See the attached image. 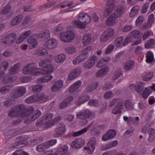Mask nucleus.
<instances>
[{"label":"nucleus","instance_id":"obj_50","mask_svg":"<svg viewBox=\"0 0 155 155\" xmlns=\"http://www.w3.org/2000/svg\"><path fill=\"white\" fill-rule=\"evenodd\" d=\"M124 105L125 108L127 110H131L133 108L134 104L130 100H126L124 102Z\"/></svg>","mask_w":155,"mask_h":155},{"label":"nucleus","instance_id":"obj_6","mask_svg":"<svg viewBox=\"0 0 155 155\" xmlns=\"http://www.w3.org/2000/svg\"><path fill=\"white\" fill-rule=\"evenodd\" d=\"M62 30V28L61 26H58L52 31L54 34L56 35L60 34L61 40L63 42H70L74 39L75 37V34L73 31H68L67 32L64 34L61 33Z\"/></svg>","mask_w":155,"mask_h":155},{"label":"nucleus","instance_id":"obj_44","mask_svg":"<svg viewBox=\"0 0 155 155\" xmlns=\"http://www.w3.org/2000/svg\"><path fill=\"white\" fill-rule=\"evenodd\" d=\"M23 18L22 15H19L16 16L11 22V25L12 26H15L18 24Z\"/></svg>","mask_w":155,"mask_h":155},{"label":"nucleus","instance_id":"obj_22","mask_svg":"<svg viewBox=\"0 0 155 155\" xmlns=\"http://www.w3.org/2000/svg\"><path fill=\"white\" fill-rule=\"evenodd\" d=\"M98 60V58L95 56L91 57L88 61L84 64V67L85 68L90 69L95 64Z\"/></svg>","mask_w":155,"mask_h":155},{"label":"nucleus","instance_id":"obj_29","mask_svg":"<svg viewBox=\"0 0 155 155\" xmlns=\"http://www.w3.org/2000/svg\"><path fill=\"white\" fill-rule=\"evenodd\" d=\"M118 143V142L116 140L112 141L109 143L102 145L101 149V150H105L116 146Z\"/></svg>","mask_w":155,"mask_h":155},{"label":"nucleus","instance_id":"obj_63","mask_svg":"<svg viewBox=\"0 0 155 155\" xmlns=\"http://www.w3.org/2000/svg\"><path fill=\"white\" fill-rule=\"evenodd\" d=\"M122 75V73L120 70H117L116 71L114 75L113 76V79L114 80H116L120 77Z\"/></svg>","mask_w":155,"mask_h":155},{"label":"nucleus","instance_id":"obj_57","mask_svg":"<svg viewBox=\"0 0 155 155\" xmlns=\"http://www.w3.org/2000/svg\"><path fill=\"white\" fill-rule=\"evenodd\" d=\"M57 143V140L56 139H51L49 141L45 142L46 147L49 148L50 146H52L55 145Z\"/></svg>","mask_w":155,"mask_h":155},{"label":"nucleus","instance_id":"obj_52","mask_svg":"<svg viewBox=\"0 0 155 155\" xmlns=\"http://www.w3.org/2000/svg\"><path fill=\"white\" fill-rule=\"evenodd\" d=\"M153 73L152 72H147L143 75L142 78L143 80L148 81L153 77Z\"/></svg>","mask_w":155,"mask_h":155},{"label":"nucleus","instance_id":"obj_46","mask_svg":"<svg viewBox=\"0 0 155 155\" xmlns=\"http://www.w3.org/2000/svg\"><path fill=\"white\" fill-rule=\"evenodd\" d=\"M66 55L64 54H60L56 56L54 58L56 61L58 63H62L66 58Z\"/></svg>","mask_w":155,"mask_h":155},{"label":"nucleus","instance_id":"obj_27","mask_svg":"<svg viewBox=\"0 0 155 155\" xmlns=\"http://www.w3.org/2000/svg\"><path fill=\"white\" fill-rule=\"evenodd\" d=\"M35 37H37L36 34L31 35L27 40V42L30 45L29 46L31 48L36 47L38 44V41L35 39Z\"/></svg>","mask_w":155,"mask_h":155},{"label":"nucleus","instance_id":"obj_45","mask_svg":"<svg viewBox=\"0 0 155 155\" xmlns=\"http://www.w3.org/2000/svg\"><path fill=\"white\" fill-rule=\"evenodd\" d=\"M91 125V124H90L86 127L78 131L74 132L73 133V136L76 137L85 133L87 132L88 129L90 127Z\"/></svg>","mask_w":155,"mask_h":155},{"label":"nucleus","instance_id":"obj_14","mask_svg":"<svg viewBox=\"0 0 155 155\" xmlns=\"http://www.w3.org/2000/svg\"><path fill=\"white\" fill-rule=\"evenodd\" d=\"M116 0H106V4L105 10L103 12L104 16L107 17L111 13L115 8Z\"/></svg>","mask_w":155,"mask_h":155},{"label":"nucleus","instance_id":"obj_15","mask_svg":"<svg viewBox=\"0 0 155 155\" xmlns=\"http://www.w3.org/2000/svg\"><path fill=\"white\" fill-rule=\"evenodd\" d=\"M96 140L95 138H92L88 141L86 147L84 149L86 150V153L88 154H91L94 151L95 148Z\"/></svg>","mask_w":155,"mask_h":155},{"label":"nucleus","instance_id":"obj_13","mask_svg":"<svg viewBox=\"0 0 155 155\" xmlns=\"http://www.w3.org/2000/svg\"><path fill=\"white\" fill-rule=\"evenodd\" d=\"M114 30L112 28H109L106 29L102 33L100 38V41L105 42L113 37L114 34Z\"/></svg>","mask_w":155,"mask_h":155},{"label":"nucleus","instance_id":"obj_21","mask_svg":"<svg viewBox=\"0 0 155 155\" xmlns=\"http://www.w3.org/2000/svg\"><path fill=\"white\" fill-rule=\"evenodd\" d=\"M31 33V31L29 30H27L22 33L19 37L16 39V43L17 44H19L22 43L24 40L30 35Z\"/></svg>","mask_w":155,"mask_h":155},{"label":"nucleus","instance_id":"obj_56","mask_svg":"<svg viewBox=\"0 0 155 155\" xmlns=\"http://www.w3.org/2000/svg\"><path fill=\"white\" fill-rule=\"evenodd\" d=\"M154 21V15L153 14H150L149 17L148 21L147 23V26L148 27H151Z\"/></svg>","mask_w":155,"mask_h":155},{"label":"nucleus","instance_id":"obj_11","mask_svg":"<svg viewBox=\"0 0 155 155\" xmlns=\"http://www.w3.org/2000/svg\"><path fill=\"white\" fill-rule=\"evenodd\" d=\"M49 99V97L45 95L43 93L41 94H35L30 96L25 100V102L28 104L33 103L37 102H43L47 101Z\"/></svg>","mask_w":155,"mask_h":155},{"label":"nucleus","instance_id":"obj_23","mask_svg":"<svg viewBox=\"0 0 155 155\" xmlns=\"http://www.w3.org/2000/svg\"><path fill=\"white\" fill-rule=\"evenodd\" d=\"M68 147L66 145L59 146L55 151L56 155H67Z\"/></svg>","mask_w":155,"mask_h":155},{"label":"nucleus","instance_id":"obj_33","mask_svg":"<svg viewBox=\"0 0 155 155\" xmlns=\"http://www.w3.org/2000/svg\"><path fill=\"white\" fill-rule=\"evenodd\" d=\"M84 144L83 140L81 138H78L72 142L71 146L73 148H78L83 146Z\"/></svg>","mask_w":155,"mask_h":155},{"label":"nucleus","instance_id":"obj_4","mask_svg":"<svg viewBox=\"0 0 155 155\" xmlns=\"http://www.w3.org/2000/svg\"><path fill=\"white\" fill-rule=\"evenodd\" d=\"M26 89L24 87H19L15 88L14 92L11 94V98L4 102V104L6 107H11L15 103V98L24 95L26 92Z\"/></svg>","mask_w":155,"mask_h":155},{"label":"nucleus","instance_id":"obj_62","mask_svg":"<svg viewBox=\"0 0 155 155\" xmlns=\"http://www.w3.org/2000/svg\"><path fill=\"white\" fill-rule=\"evenodd\" d=\"M45 148H47L45 142L38 145L36 148L38 152H42L43 151Z\"/></svg>","mask_w":155,"mask_h":155},{"label":"nucleus","instance_id":"obj_20","mask_svg":"<svg viewBox=\"0 0 155 155\" xmlns=\"http://www.w3.org/2000/svg\"><path fill=\"white\" fill-rule=\"evenodd\" d=\"M90 99V97L89 95L85 92L83 93L78 97L76 101V105L79 106L87 101Z\"/></svg>","mask_w":155,"mask_h":155},{"label":"nucleus","instance_id":"obj_58","mask_svg":"<svg viewBox=\"0 0 155 155\" xmlns=\"http://www.w3.org/2000/svg\"><path fill=\"white\" fill-rule=\"evenodd\" d=\"M88 55V53L87 52L84 53L82 52V53L78 56V57L81 60V61L82 62L86 59Z\"/></svg>","mask_w":155,"mask_h":155},{"label":"nucleus","instance_id":"obj_7","mask_svg":"<svg viewBox=\"0 0 155 155\" xmlns=\"http://www.w3.org/2000/svg\"><path fill=\"white\" fill-rule=\"evenodd\" d=\"M62 30V28L61 26H58L52 31L54 34L56 35L60 34L61 40L63 42H70L74 39L75 37V34L73 31H68L67 32L64 34L61 33Z\"/></svg>","mask_w":155,"mask_h":155},{"label":"nucleus","instance_id":"obj_5","mask_svg":"<svg viewBox=\"0 0 155 155\" xmlns=\"http://www.w3.org/2000/svg\"><path fill=\"white\" fill-rule=\"evenodd\" d=\"M91 21L90 17L87 13L82 12L79 14L78 20L73 22V25L80 29H84L86 27V24L89 23Z\"/></svg>","mask_w":155,"mask_h":155},{"label":"nucleus","instance_id":"obj_36","mask_svg":"<svg viewBox=\"0 0 155 155\" xmlns=\"http://www.w3.org/2000/svg\"><path fill=\"white\" fill-rule=\"evenodd\" d=\"M81 84V82L80 81H78L74 82L69 87V92L73 93L75 92L78 89Z\"/></svg>","mask_w":155,"mask_h":155},{"label":"nucleus","instance_id":"obj_28","mask_svg":"<svg viewBox=\"0 0 155 155\" xmlns=\"http://www.w3.org/2000/svg\"><path fill=\"white\" fill-rule=\"evenodd\" d=\"M57 45V42L54 39H50L46 41L45 43V47L49 49L55 48Z\"/></svg>","mask_w":155,"mask_h":155},{"label":"nucleus","instance_id":"obj_17","mask_svg":"<svg viewBox=\"0 0 155 155\" xmlns=\"http://www.w3.org/2000/svg\"><path fill=\"white\" fill-rule=\"evenodd\" d=\"M16 38V34L12 33L7 35L3 39L2 42L7 45H11L14 43Z\"/></svg>","mask_w":155,"mask_h":155},{"label":"nucleus","instance_id":"obj_31","mask_svg":"<svg viewBox=\"0 0 155 155\" xmlns=\"http://www.w3.org/2000/svg\"><path fill=\"white\" fill-rule=\"evenodd\" d=\"M81 72V70L80 68H78L73 70L69 74L68 78L71 80L74 79L79 76Z\"/></svg>","mask_w":155,"mask_h":155},{"label":"nucleus","instance_id":"obj_24","mask_svg":"<svg viewBox=\"0 0 155 155\" xmlns=\"http://www.w3.org/2000/svg\"><path fill=\"white\" fill-rule=\"evenodd\" d=\"M64 81L62 80H59L55 81L51 86V89L53 92H55L60 90L62 87Z\"/></svg>","mask_w":155,"mask_h":155},{"label":"nucleus","instance_id":"obj_2","mask_svg":"<svg viewBox=\"0 0 155 155\" xmlns=\"http://www.w3.org/2000/svg\"><path fill=\"white\" fill-rule=\"evenodd\" d=\"M53 117V114L48 113L45 114L40 119L38 120L36 123V126L38 127V130H42L48 128L53 126V120L57 123L61 119L60 117L58 116L52 120Z\"/></svg>","mask_w":155,"mask_h":155},{"label":"nucleus","instance_id":"obj_49","mask_svg":"<svg viewBox=\"0 0 155 155\" xmlns=\"http://www.w3.org/2000/svg\"><path fill=\"white\" fill-rule=\"evenodd\" d=\"M146 57V61L147 63H150L152 62L153 60V54L151 51H148L147 52Z\"/></svg>","mask_w":155,"mask_h":155},{"label":"nucleus","instance_id":"obj_9","mask_svg":"<svg viewBox=\"0 0 155 155\" xmlns=\"http://www.w3.org/2000/svg\"><path fill=\"white\" fill-rule=\"evenodd\" d=\"M20 64L18 63L11 67L9 70V74L6 75L2 79V82L5 84L12 82L16 78L14 75L18 73L20 68Z\"/></svg>","mask_w":155,"mask_h":155},{"label":"nucleus","instance_id":"obj_40","mask_svg":"<svg viewBox=\"0 0 155 155\" xmlns=\"http://www.w3.org/2000/svg\"><path fill=\"white\" fill-rule=\"evenodd\" d=\"M140 9V7L138 5L134 6L131 9L129 14L130 17H133L138 13Z\"/></svg>","mask_w":155,"mask_h":155},{"label":"nucleus","instance_id":"obj_37","mask_svg":"<svg viewBox=\"0 0 155 155\" xmlns=\"http://www.w3.org/2000/svg\"><path fill=\"white\" fill-rule=\"evenodd\" d=\"M91 40V34L89 33L85 34L82 39L83 45L86 46L90 44Z\"/></svg>","mask_w":155,"mask_h":155},{"label":"nucleus","instance_id":"obj_54","mask_svg":"<svg viewBox=\"0 0 155 155\" xmlns=\"http://www.w3.org/2000/svg\"><path fill=\"white\" fill-rule=\"evenodd\" d=\"M43 85L41 84H36L33 86L32 91L34 93H36L40 91L42 89Z\"/></svg>","mask_w":155,"mask_h":155},{"label":"nucleus","instance_id":"obj_53","mask_svg":"<svg viewBox=\"0 0 155 155\" xmlns=\"http://www.w3.org/2000/svg\"><path fill=\"white\" fill-rule=\"evenodd\" d=\"M55 4L54 1H53L51 2H48L43 5L41 6L40 7V9L41 10H45L50 8L52 6L54 5Z\"/></svg>","mask_w":155,"mask_h":155},{"label":"nucleus","instance_id":"obj_18","mask_svg":"<svg viewBox=\"0 0 155 155\" xmlns=\"http://www.w3.org/2000/svg\"><path fill=\"white\" fill-rule=\"evenodd\" d=\"M76 115L78 118L82 119H85L93 117L92 113L87 109L81 110L79 112H77Z\"/></svg>","mask_w":155,"mask_h":155},{"label":"nucleus","instance_id":"obj_32","mask_svg":"<svg viewBox=\"0 0 155 155\" xmlns=\"http://www.w3.org/2000/svg\"><path fill=\"white\" fill-rule=\"evenodd\" d=\"M73 99V96H69L64 100L60 103V108L63 109L68 106Z\"/></svg>","mask_w":155,"mask_h":155},{"label":"nucleus","instance_id":"obj_42","mask_svg":"<svg viewBox=\"0 0 155 155\" xmlns=\"http://www.w3.org/2000/svg\"><path fill=\"white\" fill-rule=\"evenodd\" d=\"M98 83L97 82L92 83L91 84L87 86L86 90L88 92L92 91L97 88L98 85Z\"/></svg>","mask_w":155,"mask_h":155},{"label":"nucleus","instance_id":"obj_61","mask_svg":"<svg viewBox=\"0 0 155 155\" xmlns=\"http://www.w3.org/2000/svg\"><path fill=\"white\" fill-rule=\"evenodd\" d=\"M76 48L74 46L68 47L65 49L67 53L70 54H73L76 51Z\"/></svg>","mask_w":155,"mask_h":155},{"label":"nucleus","instance_id":"obj_39","mask_svg":"<svg viewBox=\"0 0 155 155\" xmlns=\"http://www.w3.org/2000/svg\"><path fill=\"white\" fill-rule=\"evenodd\" d=\"M53 76L51 74L45 75L43 77L39 78L38 80V82L39 83L46 82L52 80Z\"/></svg>","mask_w":155,"mask_h":155},{"label":"nucleus","instance_id":"obj_3","mask_svg":"<svg viewBox=\"0 0 155 155\" xmlns=\"http://www.w3.org/2000/svg\"><path fill=\"white\" fill-rule=\"evenodd\" d=\"M26 110V107L22 104L16 105L10 109L8 113L9 116L12 117H18L20 118L13 121L14 125H17L20 123L22 120L20 117H25Z\"/></svg>","mask_w":155,"mask_h":155},{"label":"nucleus","instance_id":"obj_26","mask_svg":"<svg viewBox=\"0 0 155 155\" xmlns=\"http://www.w3.org/2000/svg\"><path fill=\"white\" fill-rule=\"evenodd\" d=\"M124 108L123 103L122 101H119L118 104L115 105L112 110V113L114 114L120 113L121 110Z\"/></svg>","mask_w":155,"mask_h":155},{"label":"nucleus","instance_id":"obj_55","mask_svg":"<svg viewBox=\"0 0 155 155\" xmlns=\"http://www.w3.org/2000/svg\"><path fill=\"white\" fill-rule=\"evenodd\" d=\"M150 133L149 134V140L152 142L155 139V129L153 128L150 129Z\"/></svg>","mask_w":155,"mask_h":155},{"label":"nucleus","instance_id":"obj_47","mask_svg":"<svg viewBox=\"0 0 155 155\" xmlns=\"http://www.w3.org/2000/svg\"><path fill=\"white\" fill-rule=\"evenodd\" d=\"M142 96L143 98L144 99H147L150 94L152 93V91L150 90V87H146L143 90Z\"/></svg>","mask_w":155,"mask_h":155},{"label":"nucleus","instance_id":"obj_35","mask_svg":"<svg viewBox=\"0 0 155 155\" xmlns=\"http://www.w3.org/2000/svg\"><path fill=\"white\" fill-rule=\"evenodd\" d=\"M110 60V57L104 58L101 59L96 64L97 68H100L106 65Z\"/></svg>","mask_w":155,"mask_h":155},{"label":"nucleus","instance_id":"obj_1","mask_svg":"<svg viewBox=\"0 0 155 155\" xmlns=\"http://www.w3.org/2000/svg\"><path fill=\"white\" fill-rule=\"evenodd\" d=\"M51 59L49 57L44 58L39 63V66L42 68L41 70L37 68V64L32 63L27 64L22 70L25 74H30L33 75L45 74L51 73L54 70L51 64Z\"/></svg>","mask_w":155,"mask_h":155},{"label":"nucleus","instance_id":"obj_12","mask_svg":"<svg viewBox=\"0 0 155 155\" xmlns=\"http://www.w3.org/2000/svg\"><path fill=\"white\" fill-rule=\"evenodd\" d=\"M29 137V136L26 135L18 137L16 139L15 143L8 145V149H10L11 151L15 148H18L20 145L27 144L28 143L27 140Z\"/></svg>","mask_w":155,"mask_h":155},{"label":"nucleus","instance_id":"obj_34","mask_svg":"<svg viewBox=\"0 0 155 155\" xmlns=\"http://www.w3.org/2000/svg\"><path fill=\"white\" fill-rule=\"evenodd\" d=\"M135 65V62L131 60H130L124 63V68L126 71H130L133 69Z\"/></svg>","mask_w":155,"mask_h":155},{"label":"nucleus","instance_id":"obj_64","mask_svg":"<svg viewBox=\"0 0 155 155\" xmlns=\"http://www.w3.org/2000/svg\"><path fill=\"white\" fill-rule=\"evenodd\" d=\"M88 104L91 106L96 107L98 105V102L97 100L93 99L90 100Z\"/></svg>","mask_w":155,"mask_h":155},{"label":"nucleus","instance_id":"obj_48","mask_svg":"<svg viewBox=\"0 0 155 155\" xmlns=\"http://www.w3.org/2000/svg\"><path fill=\"white\" fill-rule=\"evenodd\" d=\"M12 87V85L11 84L3 86L0 89V92L2 94H6L9 91Z\"/></svg>","mask_w":155,"mask_h":155},{"label":"nucleus","instance_id":"obj_16","mask_svg":"<svg viewBox=\"0 0 155 155\" xmlns=\"http://www.w3.org/2000/svg\"><path fill=\"white\" fill-rule=\"evenodd\" d=\"M66 131L64 124L63 123H60L55 128L54 136L55 137H58L63 136Z\"/></svg>","mask_w":155,"mask_h":155},{"label":"nucleus","instance_id":"obj_38","mask_svg":"<svg viewBox=\"0 0 155 155\" xmlns=\"http://www.w3.org/2000/svg\"><path fill=\"white\" fill-rule=\"evenodd\" d=\"M109 68L108 67H105L100 69L96 74L97 77H102L106 74L109 71Z\"/></svg>","mask_w":155,"mask_h":155},{"label":"nucleus","instance_id":"obj_8","mask_svg":"<svg viewBox=\"0 0 155 155\" xmlns=\"http://www.w3.org/2000/svg\"><path fill=\"white\" fill-rule=\"evenodd\" d=\"M34 108L32 106L29 107L26 110V117L24 120L25 124H28L39 117L41 115V111L37 110L34 112Z\"/></svg>","mask_w":155,"mask_h":155},{"label":"nucleus","instance_id":"obj_10","mask_svg":"<svg viewBox=\"0 0 155 155\" xmlns=\"http://www.w3.org/2000/svg\"><path fill=\"white\" fill-rule=\"evenodd\" d=\"M125 11L123 7H120L116 8L115 12L112 13L106 21V24L108 26L112 25L115 22L116 19L119 18L122 15Z\"/></svg>","mask_w":155,"mask_h":155},{"label":"nucleus","instance_id":"obj_59","mask_svg":"<svg viewBox=\"0 0 155 155\" xmlns=\"http://www.w3.org/2000/svg\"><path fill=\"white\" fill-rule=\"evenodd\" d=\"M48 52V51L46 49L42 48H39L36 51V53L40 55H46Z\"/></svg>","mask_w":155,"mask_h":155},{"label":"nucleus","instance_id":"obj_43","mask_svg":"<svg viewBox=\"0 0 155 155\" xmlns=\"http://www.w3.org/2000/svg\"><path fill=\"white\" fill-rule=\"evenodd\" d=\"M155 46V40L150 39L147 41L145 43V47L147 48H153Z\"/></svg>","mask_w":155,"mask_h":155},{"label":"nucleus","instance_id":"obj_60","mask_svg":"<svg viewBox=\"0 0 155 155\" xmlns=\"http://www.w3.org/2000/svg\"><path fill=\"white\" fill-rule=\"evenodd\" d=\"M129 35L135 38H139L140 36L139 31L137 30L132 31Z\"/></svg>","mask_w":155,"mask_h":155},{"label":"nucleus","instance_id":"obj_30","mask_svg":"<svg viewBox=\"0 0 155 155\" xmlns=\"http://www.w3.org/2000/svg\"><path fill=\"white\" fill-rule=\"evenodd\" d=\"M36 34L37 38L42 39H48L50 37L51 35L50 31L48 29L41 31L39 33Z\"/></svg>","mask_w":155,"mask_h":155},{"label":"nucleus","instance_id":"obj_19","mask_svg":"<svg viewBox=\"0 0 155 155\" xmlns=\"http://www.w3.org/2000/svg\"><path fill=\"white\" fill-rule=\"evenodd\" d=\"M144 87V84L142 82H139L136 83L130 84V89L131 90L135 89L136 91L138 94L142 93Z\"/></svg>","mask_w":155,"mask_h":155},{"label":"nucleus","instance_id":"obj_51","mask_svg":"<svg viewBox=\"0 0 155 155\" xmlns=\"http://www.w3.org/2000/svg\"><path fill=\"white\" fill-rule=\"evenodd\" d=\"M124 38L122 36H120L117 38L115 40L114 45L117 48L120 47L122 45Z\"/></svg>","mask_w":155,"mask_h":155},{"label":"nucleus","instance_id":"obj_25","mask_svg":"<svg viewBox=\"0 0 155 155\" xmlns=\"http://www.w3.org/2000/svg\"><path fill=\"white\" fill-rule=\"evenodd\" d=\"M116 134V131L113 129L108 130L107 133L103 136L102 139L104 141H107L113 138Z\"/></svg>","mask_w":155,"mask_h":155},{"label":"nucleus","instance_id":"obj_41","mask_svg":"<svg viewBox=\"0 0 155 155\" xmlns=\"http://www.w3.org/2000/svg\"><path fill=\"white\" fill-rule=\"evenodd\" d=\"M11 8V2H9L1 10V14H8Z\"/></svg>","mask_w":155,"mask_h":155}]
</instances>
